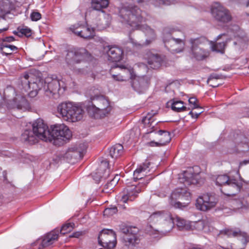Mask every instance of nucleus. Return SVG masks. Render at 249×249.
<instances>
[{"mask_svg":"<svg viewBox=\"0 0 249 249\" xmlns=\"http://www.w3.org/2000/svg\"><path fill=\"white\" fill-rule=\"evenodd\" d=\"M182 179L185 185H190L197 183V180L196 178V175L192 174L189 171H186L183 175Z\"/></svg>","mask_w":249,"mask_h":249,"instance_id":"obj_35","label":"nucleus"},{"mask_svg":"<svg viewBox=\"0 0 249 249\" xmlns=\"http://www.w3.org/2000/svg\"><path fill=\"white\" fill-rule=\"evenodd\" d=\"M217 202L218 198L215 194L206 193L198 196L196 206L198 210L206 212L214 208Z\"/></svg>","mask_w":249,"mask_h":249,"instance_id":"obj_11","label":"nucleus"},{"mask_svg":"<svg viewBox=\"0 0 249 249\" xmlns=\"http://www.w3.org/2000/svg\"><path fill=\"white\" fill-rule=\"evenodd\" d=\"M108 166V162L107 160L101 161L100 167L98 169L97 171L93 175L94 179L96 181L99 180L101 178L104 177V174L107 171V169Z\"/></svg>","mask_w":249,"mask_h":249,"instance_id":"obj_28","label":"nucleus"},{"mask_svg":"<svg viewBox=\"0 0 249 249\" xmlns=\"http://www.w3.org/2000/svg\"><path fill=\"white\" fill-rule=\"evenodd\" d=\"M131 85L135 91L142 93L148 88L149 83L147 79L144 77H138L132 80Z\"/></svg>","mask_w":249,"mask_h":249,"instance_id":"obj_23","label":"nucleus"},{"mask_svg":"<svg viewBox=\"0 0 249 249\" xmlns=\"http://www.w3.org/2000/svg\"><path fill=\"white\" fill-rule=\"evenodd\" d=\"M135 227L122 225L120 230L124 235L122 237V242L124 246L131 248L135 246L140 243V239L136 234Z\"/></svg>","mask_w":249,"mask_h":249,"instance_id":"obj_12","label":"nucleus"},{"mask_svg":"<svg viewBox=\"0 0 249 249\" xmlns=\"http://www.w3.org/2000/svg\"><path fill=\"white\" fill-rule=\"evenodd\" d=\"M3 176H4V179L6 180V171H3Z\"/></svg>","mask_w":249,"mask_h":249,"instance_id":"obj_64","label":"nucleus"},{"mask_svg":"<svg viewBox=\"0 0 249 249\" xmlns=\"http://www.w3.org/2000/svg\"><path fill=\"white\" fill-rule=\"evenodd\" d=\"M99 244L107 249H113L117 243L115 233L111 230H103L98 236Z\"/></svg>","mask_w":249,"mask_h":249,"instance_id":"obj_14","label":"nucleus"},{"mask_svg":"<svg viewBox=\"0 0 249 249\" xmlns=\"http://www.w3.org/2000/svg\"><path fill=\"white\" fill-rule=\"evenodd\" d=\"M32 20L36 21L41 18V15L38 12H33L30 15Z\"/></svg>","mask_w":249,"mask_h":249,"instance_id":"obj_47","label":"nucleus"},{"mask_svg":"<svg viewBox=\"0 0 249 249\" xmlns=\"http://www.w3.org/2000/svg\"><path fill=\"white\" fill-rule=\"evenodd\" d=\"M161 226H162V232H166L165 231H164V227H166V228L168 227V225H167V221H163L161 223Z\"/></svg>","mask_w":249,"mask_h":249,"instance_id":"obj_59","label":"nucleus"},{"mask_svg":"<svg viewBox=\"0 0 249 249\" xmlns=\"http://www.w3.org/2000/svg\"><path fill=\"white\" fill-rule=\"evenodd\" d=\"M37 93H38V92L32 90L29 91L28 95L30 97L33 98V97H35V96H36L37 95Z\"/></svg>","mask_w":249,"mask_h":249,"instance_id":"obj_56","label":"nucleus"},{"mask_svg":"<svg viewBox=\"0 0 249 249\" xmlns=\"http://www.w3.org/2000/svg\"><path fill=\"white\" fill-rule=\"evenodd\" d=\"M70 69L72 71H73L75 73L77 74H83L84 73V71H85L83 69L77 68L74 66H73L72 69Z\"/></svg>","mask_w":249,"mask_h":249,"instance_id":"obj_51","label":"nucleus"},{"mask_svg":"<svg viewBox=\"0 0 249 249\" xmlns=\"http://www.w3.org/2000/svg\"><path fill=\"white\" fill-rule=\"evenodd\" d=\"M108 0H91V8L95 10L101 11L108 5Z\"/></svg>","mask_w":249,"mask_h":249,"instance_id":"obj_31","label":"nucleus"},{"mask_svg":"<svg viewBox=\"0 0 249 249\" xmlns=\"http://www.w3.org/2000/svg\"><path fill=\"white\" fill-rule=\"evenodd\" d=\"M91 102L87 106L89 114L95 119L102 118L111 111L112 108L109 101L103 96H97L91 98Z\"/></svg>","mask_w":249,"mask_h":249,"instance_id":"obj_4","label":"nucleus"},{"mask_svg":"<svg viewBox=\"0 0 249 249\" xmlns=\"http://www.w3.org/2000/svg\"><path fill=\"white\" fill-rule=\"evenodd\" d=\"M248 40L247 37L245 35L241 37L237 36L236 40L233 42L235 49L238 50L243 49L246 47Z\"/></svg>","mask_w":249,"mask_h":249,"instance_id":"obj_33","label":"nucleus"},{"mask_svg":"<svg viewBox=\"0 0 249 249\" xmlns=\"http://www.w3.org/2000/svg\"><path fill=\"white\" fill-rule=\"evenodd\" d=\"M8 29L7 28H4L1 29H0V34L3 31H5Z\"/></svg>","mask_w":249,"mask_h":249,"instance_id":"obj_63","label":"nucleus"},{"mask_svg":"<svg viewBox=\"0 0 249 249\" xmlns=\"http://www.w3.org/2000/svg\"><path fill=\"white\" fill-rule=\"evenodd\" d=\"M204 40L203 38H191L190 40L191 44V53L196 60H201L209 55L208 51L199 46Z\"/></svg>","mask_w":249,"mask_h":249,"instance_id":"obj_17","label":"nucleus"},{"mask_svg":"<svg viewBox=\"0 0 249 249\" xmlns=\"http://www.w3.org/2000/svg\"><path fill=\"white\" fill-rule=\"evenodd\" d=\"M171 108L176 112H183L186 110V107L184 106L183 102L181 101H173L171 105Z\"/></svg>","mask_w":249,"mask_h":249,"instance_id":"obj_39","label":"nucleus"},{"mask_svg":"<svg viewBox=\"0 0 249 249\" xmlns=\"http://www.w3.org/2000/svg\"><path fill=\"white\" fill-rule=\"evenodd\" d=\"M190 230H196L198 231L204 230L206 226V222L204 220H198V221H192L190 223Z\"/></svg>","mask_w":249,"mask_h":249,"instance_id":"obj_37","label":"nucleus"},{"mask_svg":"<svg viewBox=\"0 0 249 249\" xmlns=\"http://www.w3.org/2000/svg\"><path fill=\"white\" fill-rule=\"evenodd\" d=\"M167 3H165V4L168 5L170 4L175 3L176 0H164Z\"/></svg>","mask_w":249,"mask_h":249,"instance_id":"obj_60","label":"nucleus"},{"mask_svg":"<svg viewBox=\"0 0 249 249\" xmlns=\"http://www.w3.org/2000/svg\"><path fill=\"white\" fill-rule=\"evenodd\" d=\"M157 133L160 136L159 142H155L151 141L148 142L149 145L151 146L164 145L169 142L171 141V138L169 132L165 130H159Z\"/></svg>","mask_w":249,"mask_h":249,"instance_id":"obj_25","label":"nucleus"},{"mask_svg":"<svg viewBox=\"0 0 249 249\" xmlns=\"http://www.w3.org/2000/svg\"><path fill=\"white\" fill-rule=\"evenodd\" d=\"M191 194L186 188H178L171 195L170 204L176 208L183 209L190 203Z\"/></svg>","mask_w":249,"mask_h":249,"instance_id":"obj_7","label":"nucleus"},{"mask_svg":"<svg viewBox=\"0 0 249 249\" xmlns=\"http://www.w3.org/2000/svg\"><path fill=\"white\" fill-rule=\"evenodd\" d=\"M240 230L239 229L226 228L219 231V235H225L228 237H236Z\"/></svg>","mask_w":249,"mask_h":249,"instance_id":"obj_36","label":"nucleus"},{"mask_svg":"<svg viewBox=\"0 0 249 249\" xmlns=\"http://www.w3.org/2000/svg\"><path fill=\"white\" fill-rule=\"evenodd\" d=\"M133 70L130 66L116 65L111 67L110 73L112 78L116 81H123L127 78H132Z\"/></svg>","mask_w":249,"mask_h":249,"instance_id":"obj_13","label":"nucleus"},{"mask_svg":"<svg viewBox=\"0 0 249 249\" xmlns=\"http://www.w3.org/2000/svg\"><path fill=\"white\" fill-rule=\"evenodd\" d=\"M190 223L181 218H176V224L179 230H190Z\"/></svg>","mask_w":249,"mask_h":249,"instance_id":"obj_38","label":"nucleus"},{"mask_svg":"<svg viewBox=\"0 0 249 249\" xmlns=\"http://www.w3.org/2000/svg\"><path fill=\"white\" fill-rule=\"evenodd\" d=\"M18 30L20 33L21 36H24L26 37H29L32 35V30L27 26H20L18 28Z\"/></svg>","mask_w":249,"mask_h":249,"instance_id":"obj_42","label":"nucleus"},{"mask_svg":"<svg viewBox=\"0 0 249 249\" xmlns=\"http://www.w3.org/2000/svg\"><path fill=\"white\" fill-rule=\"evenodd\" d=\"M124 147L120 144H116L109 149V155L113 159H116L123 153Z\"/></svg>","mask_w":249,"mask_h":249,"instance_id":"obj_32","label":"nucleus"},{"mask_svg":"<svg viewBox=\"0 0 249 249\" xmlns=\"http://www.w3.org/2000/svg\"><path fill=\"white\" fill-rule=\"evenodd\" d=\"M70 30L75 35L85 39L91 38L94 36V30L93 28L79 23L72 25Z\"/></svg>","mask_w":249,"mask_h":249,"instance_id":"obj_19","label":"nucleus"},{"mask_svg":"<svg viewBox=\"0 0 249 249\" xmlns=\"http://www.w3.org/2000/svg\"><path fill=\"white\" fill-rule=\"evenodd\" d=\"M18 48L12 45H8L5 43H2L0 45V51L3 54L5 55H11L13 52L16 51Z\"/></svg>","mask_w":249,"mask_h":249,"instance_id":"obj_34","label":"nucleus"},{"mask_svg":"<svg viewBox=\"0 0 249 249\" xmlns=\"http://www.w3.org/2000/svg\"><path fill=\"white\" fill-rule=\"evenodd\" d=\"M57 111L63 119L70 122H76L81 120L84 116L82 108L71 103H63L57 107Z\"/></svg>","mask_w":249,"mask_h":249,"instance_id":"obj_6","label":"nucleus"},{"mask_svg":"<svg viewBox=\"0 0 249 249\" xmlns=\"http://www.w3.org/2000/svg\"><path fill=\"white\" fill-rule=\"evenodd\" d=\"M149 219L150 221L154 223L160 222V223L163 221H167L168 227L166 228L164 227L165 232L170 231L174 226V221L171 214L168 212L158 211L153 213L149 217Z\"/></svg>","mask_w":249,"mask_h":249,"instance_id":"obj_16","label":"nucleus"},{"mask_svg":"<svg viewBox=\"0 0 249 249\" xmlns=\"http://www.w3.org/2000/svg\"><path fill=\"white\" fill-rule=\"evenodd\" d=\"M90 54L85 48H81L69 51L66 56V61L70 69L75 64L80 63L89 58Z\"/></svg>","mask_w":249,"mask_h":249,"instance_id":"obj_10","label":"nucleus"},{"mask_svg":"<svg viewBox=\"0 0 249 249\" xmlns=\"http://www.w3.org/2000/svg\"><path fill=\"white\" fill-rule=\"evenodd\" d=\"M119 180V178L118 175H116L113 179L110 181V184L112 185L111 187H114L118 183Z\"/></svg>","mask_w":249,"mask_h":249,"instance_id":"obj_52","label":"nucleus"},{"mask_svg":"<svg viewBox=\"0 0 249 249\" xmlns=\"http://www.w3.org/2000/svg\"><path fill=\"white\" fill-rule=\"evenodd\" d=\"M202 111H200L199 112L194 113L193 111H190L189 112V114L191 115L192 117L194 118H197L199 115L201 113Z\"/></svg>","mask_w":249,"mask_h":249,"instance_id":"obj_55","label":"nucleus"},{"mask_svg":"<svg viewBox=\"0 0 249 249\" xmlns=\"http://www.w3.org/2000/svg\"><path fill=\"white\" fill-rule=\"evenodd\" d=\"M161 58L158 54H152L148 59V63L150 68L157 69L160 67Z\"/></svg>","mask_w":249,"mask_h":249,"instance_id":"obj_30","label":"nucleus"},{"mask_svg":"<svg viewBox=\"0 0 249 249\" xmlns=\"http://www.w3.org/2000/svg\"><path fill=\"white\" fill-rule=\"evenodd\" d=\"M15 40V38L13 36H10L6 37L3 39V42H10Z\"/></svg>","mask_w":249,"mask_h":249,"instance_id":"obj_54","label":"nucleus"},{"mask_svg":"<svg viewBox=\"0 0 249 249\" xmlns=\"http://www.w3.org/2000/svg\"><path fill=\"white\" fill-rule=\"evenodd\" d=\"M145 13L137 6L123 5L119 10V16L122 23L138 29L142 22L145 20Z\"/></svg>","mask_w":249,"mask_h":249,"instance_id":"obj_3","label":"nucleus"},{"mask_svg":"<svg viewBox=\"0 0 249 249\" xmlns=\"http://www.w3.org/2000/svg\"><path fill=\"white\" fill-rule=\"evenodd\" d=\"M226 46V43L224 42L217 43L212 46V50L213 51L223 53Z\"/></svg>","mask_w":249,"mask_h":249,"instance_id":"obj_43","label":"nucleus"},{"mask_svg":"<svg viewBox=\"0 0 249 249\" xmlns=\"http://www.w3.org/2000/svg\"><path fill=\"white\" fill-rule=\"evenodd\" d=\"M64 158L66 159L69 162L71 161L72 160H77L81 159L80 156V152L76 151V149L74 147L70 148L64 155Z\"/></svg>","mask_w":249,"mask_h":249,"instance_id":"obj_29","label":"nucleus"},{"mask_svg":"<svg viewBox=\"0 0 249 249\" xmlns=\"http://www.w3.org/2000/svg\"><path fill=\"white\" fill-rule=\"evenodd\" d=\"M173 30H169L165 28L163 30V41L165 47L172 53H178L182 52L185 46L183 40L175 38L171 36Z\"/></svg>","mask_w":249,"mask_h":249,"instance_id":"obj_8","label":"nucleus"},{"mask_svg":"<svg viewBox=\"0 0 249 249\" xmlns=\"http://www.w3.org/2000/svg\"><path fill=\"white\" fill-rule=\"evenodd\" d=\"M33 130H25L21 135V139L30 144L37 142L39 138L45 142H52L57 146L67 142L72 137L71 130L64 124H56L48 129L47 125L41 119H37L32 124Z\"/></svg>","mask_w":249,"mask_h":249,"instance_id":"obj_1","label":"nucleus"},{"mask_svg":"<svg viewBox=\"0 0 249 249\" xmlns=\"http://www.w3.org/2000/svg\"><path fill=\"white\" fill-rule=\"evenodd\" d=\"M215 183L217 185L221 186V192L227 196L236 195L243 187L242 180L231 178L227 175L218 176Z\"/></svg>","mask_w":249,"mask_h":249,"instance_id":"obj_5","label":"nucleus"},{"mask_svg":"<svg viewBox=\"0 0 249 249\" xmlns=\"http://www.w3.org/2000/svg\"><path fill=\"white\" fill-rule=\"evenodd\" d=\"M118 212L117 208L116 206L106 208L104 211V215L111 216L116 213Z\"/></svg>","mask_w":249,"mask_h":249,"instance_id":"obj_45","label":"nucleus"},{"mask_svg":"<svg viewBox=\"0 0 249 249\" xmlns=\"http://www.w3.org/2000/svg\"><path fill=\"white\" fill-rule=\"evenodd\" d=\"M249 163V160H244L240 162L239 165V169L243 166Z\"/></svg>","mask_w":249,"mask_h":249,"instance_id":"obj_58","label":"nucleus"},{"mask_svg":"<svg viewBox=\"0 0 249 249\" xmlns=\"http://www.w3.org/2000/svg\"><path fill=\"white\" fill-rule=\"evenodd\" d=\"M150 165V162L145 161L142 164L140 165L134 172V179L140 180L141 181L137 184H132L128 186L124 191L122 196L121 201L123 203L134 201L138 196V194L141 192L146 187L149 182V180L144 181L141 174L146 170Z\"/></svg>","mask_w":249,"mask_h":249,"instance_id":"obj_2","label":"nucleus"},{"mask_svg":"<svg viewBox=\"0 0 249 249\" xmlns=\"http://www.w3.org/2000/svg\"><path fill=\"white\" fill-rule=\"evenodd\" d=\"M13 34L18 36L19 37H21V35H20V33L19 32V30L17 29V31H13Z\"/></svg>","mask_w":249,"mask_h":249,"instance_id":"obj_61","label":"nucleus"},{"mask_svg":"<svg viewBox=\"0 0 249 249\" xmlns=\"http://www.w3.org/2000/svg\"><path fill=\"white\" fill-rule=\"evenodd\" d=\"M32 89L33 90L38 92L42 88L44 89V81L38 80L35 82L30 83V89Z\"/></svg>","mask_w":249,"mask_h":249,"instance_id":"obj_40","label":"nucleus"},{"mask_svg":"<svg viewBox=\"0 0 249 249\" xmlns=\"http://www.w3.org/2000/svg\"><path fill=\"white\" fill-rule=\"evenodd\" d=\"M60 87V81L57 79L47 77L44 81V91L45 94L50 98L56 99L64 91Z\"/></svg>","mask_w":249,"mask_h":249,"instance_id":"obj_9","label":"nucleus"},{"mask_svg":"<svg viewBox=\"0 0 249 249\" xmlns=\"http://www.w3.org/2000/svg\"><path fill=\"white\" fill-rule=\"evenodd\" d=\"M81 235H82L81 231H77V232H74L72 235H70V237L78 238Z\"/></svg>","mask_w":249,"mask_h":249,"instance_id":"obj_57","label":"nucleus"},{"mask_svg":"<svg viewBox=\"0 0 249 249\" xmlns=\"http://www.w3.org/2000/svg\"><path fill=\"white\" fill-rule=\"evenodd\" d=\"M134 1H136L138 4H142L145 2H147L150 0H133ZM156 1L159 4H165V3H167L164 0H156Z\"/></svg>","mask_w":249,"mask_h":249,"instance_id":"obj_49","label":"nucleus"},{"mask_svg":"<svg viewBox=\"0 0 249 249\" xmlns=\"http://www.w3.org/2000/svg\"><path fill=\"white\" fill-rule=\"evenodd\" d=\"M231 138L234 144V147L243 152L249 149V139L240 131H237L231 135Z\"/></svg>","mask_w":249,"mask_h":249,"instance_id":"obj_18","label":"nucleus"},{"mask_svg":"<svg viewBox=\"0 0 249 249\" xmlns=\"http://www.w3.org/2000/svg\"><path fill=\"white\" fill-rule=\"evenodd\" d=\"M30 75L27 72L23 73L18 81L19 88L23 89L25 91L30 89Z\"/></svg>","mask_w":249,"mask_h":249,"instance_id":"obj_27","label":"nucleus"},{"mask_svg":"<svg viewBox=\"0 0 249 249\" xmlns=\"http://www.w3.org/2000/svg\"><path fill=\"white\" fill-rule=\"evenodd\" d=\"M137 29L140 30L144 32L145 36H147V38L146 39L145 43H138L135 41L133 39L130 38V42L135 46L141 47L144 45H149L152 41L155 40L156 35L154 30L150 28L147 25L142 24Z\"/></svg>","mask_w":249,"mask_h":249,"instance_id":"obj_20","label":"nucleus"},{"mask_svg":"<svg viewBox=\"0 0 249 249\" xmlns=\"http://www.w3.org/2000/svg\"><path fill=\"white\" fill-rule=\"evenodd\" d=\"M152 112V113H148L147 115L142 120V122L144 125H149V126L152 125V124L153 123L152 120V117L154 115L157 114V112H153V111Z\"/></svg>","mask_w":249,"mask_h":249,"instance_id":"obj_44","label":"nucleus"},{"mask_svg":"<svg viewBox=\"0 0 249 249\" xmlns=\"http://www.w3.org/2000/svg\"><path fill=\"white\" fill-rule=\"evenodd\" d=\"M211 13L213 18L218 22L225 23L231 20L229 11L219 3L216 2L212 5Z\"/></svg>","mask_w":249,"mask_h":249,"instance_id":"obj_15","label":"nucleus"},{"mask_svg":"<svg viewBox=\"0 0 249 249\" xmlns=\"http://www.w3.org/2000/svg\"><path fill=\"white\" fill-rule=\"evenodd\" d=\"M8 107L10 108H17L23 110H27L30 108L27 100L20 95H17L12 100L9 101Z\"/></svg>","mask_w":249,"mask_h":249,"instance_id":"obj_22","label":"nucleus"},{"mask_svg":"<svg viewBox=\"0 0 249 249\" xmlns=\"http://www.w3.org/2000/svg\"><path fill=\"white\" fill-rule=\"evenodd\" d=\"M74 147L76 149V151L80 152V156L82 158L83 156V153L87 149V145L84 143H80L78 146H74Z\"/></svg>","mask_w":249,"mask_h":249,"instance_id":"obj_46","label":"nucleus"},{"mask_svg":"<svg viewBox=\"0 0 249 249\" xmlns=\"http://www.w3.org/2000/svg\"><path fill=\"white\" fill-rule=\"evenodd\" d=\"M74 227V224L73 223H68L64 224L61 228L60 233L62 234H65L71 232Z\"/></svg>","mask_w":249,"mask_h":249,"instance_id":"obj_41","label":"nucleus"},{"mask_svg":"<svg viewBox=\"0 0 249 249\" xmlns=\"http://www.w3.org/2000/svg\"><path fill=\"white\" fill-rule=\"evenodd\" d=\"M221 75H219L216 73H213L210 75L209 77L208 78L207 80V83L210 84L211 81H212L213 79H218L221 78Z\"/></svg>","mask_w":249,"mask_h":249,"instance_id":"obj_50","label":"nucleus"},{"mask_svg":"<svg viewBox=\"0 0 249 249\" xmlns=\"http://www.w3.org/2000/svg\"><path fill=\"white\" fill-rule=\"evenodd\" d=\"M189 102L190 104H192L194 106V108H201V107L197 104V100L196 97L190 98L189 99Z\"/></svg>","mask_w":249,"mask_h":249,"instance_id":"obj_48","label":"nucleus"},{"mask_svg":"<svg viewBox=\"0 0 249 249\" xmlns=\"http://www.w3.org/2000/svg\"><path fill=\"white\" fill-rule=\"evenodd\" d=\"M112 185L110 184V182L107 183L104 187L103 191L105 193H108L109 191H111L113 189V187H111Z\"/></svg>","mask_w":249,"mask_h":249,"instance_id":"obj_53","label":"nucleus"},{"mask_svg":"<svg viewBox=\"0 0 249 249\" xmlns=\"http://www.w3.org/2000/svg\"><path fill=\"white\" fill-rule=\"evenodd\" d=\"M58 238V231H53L37 240L38 249H43L53 244Z\"/></svg>","mask_w":249,"mask_h":249,"instance_id":"obj_21","label":"nucleus"},{"mask_svg":"<svg viewBox=\"0 0 249 249\" xmlns=\"http://www.w3.org/2000/svg\"><path fill=\"white\" fill-rule=\"evenodd\" d=\"M236 237L238 238L239 241L241 243V245L239 248H234L231 245L225 248L222 247V248L224 249H245L247 243L249 242V236L248 234L246 232L240 230Z\"/></svg>","mask_w":249,"mask_h":249,"instance_id":"obj_26","label":"nucleus"},{"mask_svg":"<svg viewBox=\"0 0 249 249\" xmlns=\"http://www.w3.org/2000/svg\"><path fill=\"white\" fill-rule=\"evenodd\" d=\"M60 160V158L58 157H56L55 159H54L53 160L55 161L56 163H58L59 162V160Z\"/></svg>","mask_w":249,"mask_h":249,"instance_id":"obj_62","label":"nucleus"},{"mask_svg":"<svg viewBox=\"0 0 249 249\" xmlns=\"http://www.w3.org/2000/svg\"><path fill=\"white\" fill-rule=\"evenodd\" d=\"M107 53L109 60L117 62L122 59L123 51L121 48L116 46H108Z\"/></svg>","mask_w":249,"mask_h":249,"instance_id":"obj_24","label":"nucleus"}]
</instances>
